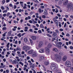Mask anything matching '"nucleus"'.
<instances>
[{
    "label": "nucleus",
    "instance_id": "1",
    "mask_svg": "<svg viewBox=\"0 0 73 73\" xmlns=\"http://www.w3.org/2000/svg\"><path fill=\"white\" fill-rule=\"evenodd\" d=\"M51 58L53 60H56L57 62L61 61V56H59L58 54H55L54 55H51Z\"/></svg>",
    "mask_w": 73,
    "mask_h": 73
},
{
    "label": "nucleus",
    "instance_id": "2",
    "mask_svg": "<svg viewBox=\"0 0 73 73\" xmlns=\"http://www.w3.org/2000/svg\"><path fill=\"white\" fill-rule=\"evenodd\" d=\"M50 68L54 72H56L58 71L57 68L56 67V65L54 64H52L51 65Z\"/></svg>",
    "mask_w": 73,
    "mask_h": 73
},
{
    "label": "nucleus",
    "instance_id": "3",
    "mask_svg": "<svg viewBox=\"0 0 73 73\" xmlns=\"http://www.w3.org/2000/svg\"><path fill=\"white\" fill-rule=\"evenodd\" d=\"M65 65L66 66H67L68 68H70V67L72 66V63L70 61L67 60L65 62Z\"/></svg>",
    "mask_w": 73,
    "mask_h": 73
},
{
    "label": "nucleus",
    "instance_id": "4",
    "mask_svg": "<svg viewBox=\"0 0 73 73\" xmlns=\"http://www.w3.org/2000/svg\"><path fill=\"white\" fill-rule=\"evenodd\" d=\"M60 2L61 3H63V4L64 5H67L68 3V0H60Z\"/></svg>",
    "mask_w": 73,
    "mask_h": 73
},
{
    "label": "nucleus",
    "instance_id": "5",
    "mask_svg": "<svg viewBox=\"0 0 73 73\" xmlns=\"http://www.w3.org/2000/svg\"><path fill=\"white\" fill-rule=\"evenodd\" d=\"M55 44H56L58 46V48H59V49H61V45L62 44V43L60 42H56Z\"/></svg>",
    "mask_w": 73,
    "mask_h": 73
},
{
    "label": "nucleus",
    "instance_id": "6",
    "mask_svg": "<svg viewBox=\"0 0 73 73\" xmlns=\"http://www.w3.org/2000/svg\"><path fill=\"white\" fill-rule=\"evenodd\" d=\"M68 8H70L71 9H72L73 11V4L71 3H69L68 5Z\"/></svg>",
    "mask_w": 73,
    "mask_h": 73
},
{
    "label": "nucleus",
    "instance_id": "7",
    "mask_svg": "<svg viewBox=\"0 0 73 73\" xmlns=\"http://www.w3.org/2000/svg\"><path fill=\"white\" fill-rule=\"evenodd\" d=\"M58 19V17L57 16H56L55 18L53 19V21L55 22V23L56 24V25H58V21L56 19Z\"/></svg>",
    "mask_w": 73,
    "mask_h": 73
},
{
    "label": "nucleus",
    "instance_id": "8",
    "mask_svg": "<svg viewBox=\"0 0 73 73\" xmlns=\"http://www.w3.org/2000/svg\"><path fill=\"white\" fill-rule=\"evenodd\" d=\"M45 49L46 53V54H49V52H50L49 49L48 48L46 47L45 48Z\"/></svg>",
    "mask_w": 73,
    "mask_h": 73
},
{
    "label": "nucleus",
    "instance_id": "9",
    "mask_svg": "<svg viewBox=\"0 0 73 73\" xmlns=\"http://www.w3.org/2000/svg\"><path fill=\"white\" fill-rule=\"evenodd\" d=\"M44 45V43L42 41H40L39 42L38 46L40 48H41Z\"/></svg>",
    "mask_w": 73,
    "mask_h": 73
},
{
    "label": "nucleus",
    "instance_id": "10",
    "mask_svg": "<svg viewBox=\"0 0 73 73\" xmlns=\"http://www.w3.org/2000/svg\"><path fill=\"white\" fill-rule=\"evenodd\" d=\"M32 55L33 57H36L37 56V54L36 52L34 51Z\"/></svg>",
    "mask_w": 73,
    "mask_h": 73
},
{
    "label": "nucleus",
    "instance_id": "11",
    "mask_svg": "<svg viewBox=\"0 0 73 73\" xmlns=\"http://www.w3.org/2000/svg\"><path fill=\"white\" fill-rule=\"evenodd\" d=\"M34 52V50H30L28 52V53L29 54H32L33 52Z\"/></svg>",
    "mask_w": 73,
    "mask_h": 73
},
{
    "label": "nucleus",
    "instance_id": "12",
    "mask_svg": "<svg viewBox=\"0 0 73 73\" xmlns=\"http://www.w3.org/2000/svg\"><path fill=\"white\" fill-rule=\"evenodd\" d=\"M31 38L32 40H36V36L35 35L32 36H31Z\"/></svg>",
    "mask_w": 73,
    "mask_h": 73
},
{
    "label": "nucleus",
    "instance_id": "13",
    "mask_svg": "<svg viewBox=\"0 0 73 73\" xmlns=\"http://www.w3.org/2000/svg\"><path fill=\"white\" fill-rule=\"evenodd\" d=\"M66 59H67V56H64L62 58V60L63 61H65L66 60Z\"/></svg>",
    "mask_w": 73,
    "mask_h": 73
},
{
    "label": "nucleus",
    "instance_id": "14",
    "mask_svg": "<svg viewBox=\"0 0 73 73\" xmlns=\"http://www.w3.org/2000/svg\"><path fill=\"white\" fill-rule=\"evenodd\" d=\"M38 52L39 53H43L44 52V49L43 48H41L40 50L38 51Z\"/></svg>",
    "mask_w": 73,
    "mask_h": 73
},
{
    "label": "nucleus",
    "instance_id": "15",
    "mask_svg": "<svg viewBox=\"0 0 73 73\" xmlns=\"http://www.w3.org/2000/svg\"><path fill=\"white\" fill-rule=\"evenodd\" d=\"M47 46L48 48H51L52 46V45L50 43H49L47 44Z\"/></svg>",
    "mask_w": 73,
    "mask_h": 73
},
{
    "label": "nucleus",
    "instance_id": "16",
    "mask_svg": "<svg viewBox=\"0 0 73 73\" xmlns=\"http://www.w3.org/2000/svg\"><path fill=\"white\" fill-rule=\"evenodd\" d=\"M52 36L56 38L57 37V34L55 32L54 33Z\"/></svg>",
    "mask_w": 73,
    "mask_h": 73
},
{
    "label": "nucleus",
    "instance_id": "17",
    "mask_svg": "<svg viewBox=\"0 0 73 73\" xmlns=\"http://www.w3.org/2000/svg\"><path fill=\"white\" fill-rule=\"evenodd\" d=\"M23 49L24 50H27V46H24L23 47Z\"/></svg>",
    "mask_w": 73,
    "mask_h": 73
},
{
    "label": "nucleus",
    "instance_id": "18",
    "mask_svg": "<svg viewBox=\"0 0 73 73\" xmlns=\"http://www.w3.org/2000/svg\"><path fill=\"white\" fill-rule=\"evenodd\" d=\"M16 50V51H18V50H19V51H21V48L19 47H17Z\"/></svg>",
    "mask_w": 73,
    "mask_h": 73
},
{
    "label": "nucleus",
    "instance_id": "19",
    "mask_svg": "<svg viewBox=\"0 0 73 73\" xmlns=\"http://www.w3.org/2000/svg\"><path fill=\"white\" fill-rule=\"evenodd\" d=\"M24 31L25 32H27L28 31V27H25Z\"/></svg>",
    "mask_w": 73,
    "mask_h": 73
},
{
    "label": "nucleus",
    "instance_id": "20",
    "mask_svg": "<svg viewBox=\"0 0 73 73\" xmlns=\"http://www.w3.org/2000/svg\"><path fill=\"white\" fill-rule=\"evenodd\" d=\"M17 59V61L18 62H19L20 61V59H19V57L18 56H16L15 57Z\"/></svg>",
    "mask_w": 73,
    "mask_h": 73
},
{
    "label": "nucleus",
    "instance_id": "21",
    "mask_svg": "<svg viewBox=\"0 0 73 73\" xmlns=\"http://www.w3.org/2000/svg\"><path fill=\"white\" fill-rule=\"evenodd\" d=\"M24 40L25 42H28V39L27 38H25Z\"/></svg>",
    "mask_w": 73,
    "mask_h": 73
},
{
    "label": "nucleus",
    "instance_id": "22",
    "mask_svg": "<svg viewBox=\"0 0 73 73\" xmlns=\"http://www.w3.org/2000/svg\"><path fill=\"white\" fill-rule=\"evenodd\" d=\"M49 62H45L44 63V64L45 65H49Z\"/></svg>",
    "mask_w": 73,
    "mask_h": 73
},
{
    "label": "nucleus",
    "instance_id": "23",
    "mask_svg": "<svg viewBox=\"0 0 73 73\" xmlns=\"http://www.w3.org/2000/svg\"><path fill=\"white\" fill-rule=\"evenodd\" d=\"M38 11L40 13H42V12H44V10H41V9H39Z\"/></svg>",
    "mask_w": 73,
    "mask_h": 73
},
{
    "label": "nucleus",
    "instance_id": "24",
    "mask_svg": "<svg viewBox=\"0 0 73 73\" xmlns=\"http://www.w3.org/2000/svg\"><path fill=\"white\" fill-rule=\"evenodd\" d=\"M13 62H14V63H15V64H18V63H19V62H17V60H14Z\"/></svg>",
    "mask_w": 73,
    "mask_h": 73
},
{
    "label": "nucleus",
    "instance_id": "25",
    "mask_svg": "<svg viewBox=\"0 0 73 73\" xmlns=\"http://www.w3.org/2000/svg\"><path fill=\"white\" fill-rule=\"evenodd\" d=\"M39 58L40 59V60H44V56H40Z\"/></svg>",
    "mask_w": 73,
    "mask_h": 73
},
{
    "label": "nucleus",
    "instance_id": "26",
    "mask_svg": "<svg viewBox=\"0 0 73 73\" xmlns=\"http://www.w3.org/2000/svg\"><path fill=\"white\" fill-rule=\"evenodd\" d=\"M31 47L27 46V50H30V49H31Z\"/></svg>",
    "mask_w": 73,
    "mask_h": 73
},
{
    "label": "nucleus",
    "instance_id": "27",
    "mask_svg": "<svg viewBox=\"0 0 73 73\" xmlns=\"http://www.w3.org/2000/svg\"><path fill=\"white\" fill-rule=\"evenodd\" d=\"M44 14L45 15H48V13H47V11L45 10L44 12Z\"/></svg>",
    "mask_w": 73,
    "mask_h": 73
},
{
    "label": "nucleus",
    "instance_id": "28",
    "mask_svg": "<svg viewBox=\"0 0 73 73\" xmlns=\"http://www.w3.org/2000/svg\"><path fill=\"white\" fill-rule=\"evenodd\" d=\"M53 51H54V52H57L58 51V49L56 48H54L53 49Z\"/></svg>",
    "mask_w": 73,
    "mask_h": 73
},
{
    "label": "nucleus",
    "instance_id": "29",
    "mask_svg": "<svg viewBox=\"0 0 73 73\" xmlns=\"http://www.w3.org/2000/svg\"><path fill=\"white\" fill-rule=\"evenodd\" d=\"M40 28H44V27L43 26V25L42 24H41L40 25Z\"/></svg>",
    "mask_w": 73,
    "mask_h": 73
},
{
    "label": "nucleus",
    "instance_id": "30",
    "mask_svg": "<svg viewBox=\"0 0 73 73\" xmlns=\"http://www.w3.org/2000/svg\"><path fill=\"white\" fill-rule=\"evenodd\" d=\"M11 32L9 31L8 33V36H10L11 35Z\"/></svg>",
    "mask_w": 73,
    "mask_h": 73
},
{
    "label": "nucleus",
    "instance_id": "31",
    "mask_svg": "<svg viewBox=\"0 0 73 73\" xmlns=\"http://www.w3.org/2000/svg\"><path fill=\"white\" fill-rule=\"evenodd\" d=\"M58 23H59L58 25L59 27H61L62 26H61V23L60 22H59Z\"/></svg>",
    "mask_w": 73,
    "mask_h": 73
},
{
    "label": "nucleus",
    "instance_id": "32",
    "mask_svg": "<svg viewBox=\"0 0 73 73\" xmlns=\"http://www.w3.org/2000/svg\"><path fill=\"white\" fill-rule=\"evenodd\" d=\"M28 62L30 63V65H32V62H31V60L28 61Z\"/></svg>",
    "mask_w": 73,
    "mask_h": 73
},
{
    "label": "nucleus",
    "instance_id": "33",
    "mask_svg": "<svg viewBox=\"0 0 73 73\" xmlns=\"http://www.w3.org/2000/svg\"><path fill=\"white\" fill-rule=\"evenodd\" d=\"M55 31L56 33H59V31H58V30H55Z\"/></svg>",
    "mask_w": 73,
    "mask_h": 73
},
{
    "label": "nucleus",
    "instance_id": "34",
    "mask_svg": "<svg viewBox=\"0 0 73 73\" xmlns=\"http://www.w3.org/2000/svg\"><path fill=\"white\" fill-rule=\"evenodd\" d=\"M19 63L22 66H23V65H24V64L23 63L21 62H19Z\"/></svg>",
    "mask_w": 73,
    "mask_h": 73
},
{
    "label": "nucleus",
    "instance_id": "35",
    "mask_svg": "<svg viewBox=\"0 0 73 73\" xmlns=\"http://www.w3.org/2000/svg\"><path fill=\"white\" fill-rule=\"evenodd\" d=\"M46 35L47 36H48V37H52V36H51V35H50L49 34H46Z\"/></svg>",
    "mask_w": 73,
    "mask_h": 73
},
{
    "label": "nucleus",
    "instance_id": "36",
    "mask_svg": "<svg viewBox=\"0 0 73 73\" xmlns=\"http://www.w3.org/2000/svg\"><path fill=\"white\" fill-rule=\"evenodd\" d=\"M2 29L3 31H5V30H7V28H6V27H3L2 28Z\"/></svg>",
    "mask_w": 73,
    "mask_h": 73
},
{
    "label": "nucleus",
    "instance_id": "37",
    "mask_svg": "<svg viewBox=\"0 0 73 73\" xmlns=\"http://www.w3.org/2000/svg\"><path fill=\"white\" fill-rule=\"evenodd\" d=\"M9 43H8L7 45V48H9Z\"/></svg>",
    "mask_w": 73,
    "mask_h": 73
},
{
    "label": "nucleus",
    "instance_id": "38",
    "mask_svg": "<svg viewBox=\"0 0 73 73\" xmlns=\"http://www.w3.org/2000/svg\"><path fill=\"white\" fill-rule=\"evenodd\" d=\"M1 9L2 10H4L5 9V8H4V7L3 6H1Z\"/></svg>",
    "mask_w": 73,
    "mask_h": 73
},
{
    "label": "nucleus",
    "instance_id": "39",
    "mask_svg": "<svg viewBox=\"0 0 73 73\" xmlns=\"http://www.w3.org/2000/svg\"><path fill=\"white\" fill-rule=\"evenodd\" d=\"M24 20L23 19H21V20L20 21V22H21V24H22V23L23 22Z\"/></svg>",
    "mask_w": 73,
    "mask_h": 73
},
{
    "label": "nucleus",
    "instance_id": "40",
    "mask_svg": "<svg viewBox=\"0 0 73 73\" xmlns=\"http://www.w3.org/2000/svg\"><path fill=\"white\" fill-rule=\"evenodd\" d=\"M7 10H5L3 11V13H7Z\"/></svg>",
    "mask_w": 73,
    "mask_h": 73
},
{
    "label": "nucleus",
    "instance_id": "41",
    "mask_svg": "<svg viewBox=\"0 0 73 73\" xmlns=\"http://www.w3.org/2000/svg\"><path fill=\"white\" fill-rule=\"evenodd\" d=\"M9 15H10V13H8L6 15L7 17H8L9 16Z\"/></svg>",
    "mask_w": 73,
    "mask_h": 73
},
{
    "label": "nucleus",
    "instance_id": "42",
    "mask_svg": "<svg viewBox=\"0 0 73 73\" xmlns=\"http://www.w3.org/2000/svg\"><path fill=\"white\" fill-rule=\"evenodd\" d=\"M55 6L58 8L59 9H60V7H59V6H57V5H55Z\"/></svg>",
    "mask_w": 73,
    "mask_h": 73
},
{
    "label": "nucleus",
    "instance_id": "43",
    "mask_svg": "<svg viewBox=\"0 0 73 73\" xmlns=\"http://www.w3.org/2000/svg\"><path fill=\"white\" fill-rule=\"evenodd\" d=\"M2 3L3 4H5V0H3L2 1Z\"/></svg>",
    "mask_w": 73,
    "mask_h": 73
},
{
    "label": "nucleus",
    "instance_id": "44",
    "mask_svg": "<svg viewBox=\"0 0 73 73\" xmlns=\"http://www.w3.org/2000/svg\"><path fill=\"white\" fill-rule=\"evenodd\" d=\"M18 57H21L22 58V55L21 54H19L18 55Z\"/></svg>",
    "mask_w": 73,
    "mask_h": 73
},
{
    "label": "nucleus",
    "instance_id": "45",
    "mask_svg": "<svg viewBox=\"0 0 73 73\" xmlns=\"http://www.w3.org/2000/svg\"><path fill=\"white\" fill-rule=\"evenodd\" d=\"M66 36H67V37H69L70 36V35H69V34L67 33L66 34Z\"/></svg>",
    "mask_w": 73,
    "mask_h": 73
},
{
    "label": "nucleus",
    "instance_id": "46",
    "mask_svg": "<svg viewBox=\"0 0 73 73\" xmlns=\"http://www.w3.org/2000/svg\"><path fill=\"white\" fill-rule=\"evenodd\" d=\"M30 41L31 43L33 44V41H32V39H30Z\"/></svg>",
    "mask_w": 73,
    "mask_h": 73
},
{
    "label": "nucleus",
    "instance_id": "47",
    "mask_svg": "<svg viewBox=\"0 0 73 73\" xmlns=\"http://www.w3.org/2000/svg\"><path fill=\"white\" fill-rule=\"evenodd\" d=\"M27 18H28V20H30V19H31V17L30 16H28L27 17Z\"/></svg>",
    "mask_w": 73,
    "mask_h": 73
},
{
    "label": "nucleus",
    "instance_id": "48",
    "mask_svg": "<svg viewBox=\"0 0 73 73\" xmlns=\"http://www.w3.org/2000/svg\"><path fill=\"white\" fill-rule=\"evenodd\" d=\"M5 35H6V33H5L4 34H3L2 35V36L3 37H5V36H6Z\"/></svg>",
    "mask_w": 73,
    "mask_h": 73
},
{
    "label": "nucleus",
    "instance_id": "49",
    "mask_svg": "<svg viewBox=\"0 0 73 73\" xmlns=\"http://www.w3.org/2000/svg\"><path fill=\"white\" fill-rule=\"evenodd\" d=\"M38 33H41V32H42V31L41 30H39L38 31Z\"/></svg>",
    "mask_w": 73,
    "mask_h": 73
},
{
    "label": "nucleus",
    "instance_id": "50",
    "mask_svg": "<svg viewBox=\"0 0 73 73\" xmlns=\"http://www.w3.org/2000/svg\"><path fill=\"white\" fill-rule=\"evenodd\" d=\"M52 41H54V40H56V38H52Z\"/></svg>",
    "mask_w": 73,
    "mask_h": 73
},
{
    "label": "nucleus",
    "instance_id": "51",
    "mask_svg": "<svg viewBox=\"0 0 73 73\" xmlns=\"http://www.w3.org/2000/svg\"><path fill=\"white\" fill-rule=\"evenodd\" d=\"M42 17L43 19H45V18H46V16H45V15H43L42 16Z\"/></svg>",
    "mask_w": 73,
    "mask_h": 73
},
{
    "label": "nucleus",
    "instance_id": "52",
    "mask_svg": "<svg viewBox=\"0 0 73 73\" xmlns=\"http://www.w3.org/2000/svg\"><path fill=\"white\" fill-rule=\"evenodd\" d=\"M9 61L11 63H13V62L11 59L9 60Z\"/></svg>",
    "mask_w": 73,
    "mask_h": 73
},
{
    "label": "nucleus",
    "instance_id": "53",
    "mask_svg": "<svg viewBox=\"0 0 73 73\" xmlns=\"http://www.w3.org/2000/svg\"><path fill=\"white\" fill-rule=\"evenodd\" d=\"M65 16L66 18H68L69 17V16L68 15H65Z\"/></svg>",
    "mask_w": 73,
    "mask_h": 73
},
{
    "label": "nucleus",
    "instance_id": "54",
    "mask_svg": "<svg viewBox=\"0 0 73 73\" xmlns=\"http://www.w3.org/2000/svg\"><path fill=\"white\" fill-rule=\"evenodd\" d=\"M27 26H28V27H31V25L28 23H27Z\"/></svg>",
    "mask_w": 73,
    "mask_h": 73
},
{
    "label": "nucleus",
    "instance_id": "55",
    "mask_svg": "<svg viewBox=\"0 0 73 73\" xmlns=\"http://www.w3.org/2000/svg\"><path fill=\"white\" fill-rule=\"evenodd\" d=\"M3 61H4V62H6V59L5 58L3 59Z\"/></svg>",
    "mask_w": 73,
    "mask_h": 73
},
{
    "label": "nucleus",
    "instance_id": "56",
    "mask_svg": "<svg viewBox=\"0 0 73 73\" xmlns=\"http://www.w3.org/2000/svg\"><path fill=\"white\" fill-rule=\"evenodd\" d=\"M32 70H33V71H34L33 73H36V71H35V70L32 69Z\"/></svg>",
    "mask_w": 73,
    "mask_h": 73
},
{
    "label": "nucleus",
    "instance_id": "57",
    "mask_svg": "<svg viewBox=\"0 0 73 73\" xmlns=\"http://www.w3.org/2000/svg\"><path fill=\"white\" fill-rule=\"evenodd\" d=\"M17 6H16V5H14V9H16V8H17Z\"/></svg>",
    "mask_w": 73,
    "mask_h": 73
},
{
    "label": "nucleus",
    "instance_id": "58",
    "mask_svg": "<svg viewBox=\"0 0 73 73\" xmlns=\"http://www.w3.org/2000/svg\"><path fill=\"white\" fill-rule=\"evenodd\" d=\"M9 5L10 7H13V5H12V4H9Z\"/></svg>",
    "mask_w": 73,
    "mask_h": 73
},
{
    "label": "nucleus",
    "instance_id": "59",
    "mask_svg": "<svg viewBox=\"0 0 73 73\" xmlns=\"http://www.w3.org/2000/svg\"><path fill=\"white\" fill-rule=\"evenodd\" d=\"M4 51H2L1 52V54H2V55H4Z\"/></svg>",
    "mask_w": 73,
    "mask_h": 73
},
{
    "label": "nucleus",
    "instance_id": "60",
    "mask_svg": "<svg viewBox=\"0 0 73 73\" xmlns=\"http://www.w3.org/2000/svg\"><path fill=\"white\" fill-rule=\"evenodd\" d=\"M40 8L42 9H44V6H40Z\"/></svg>",
    "mask_w": 73,
    "mask_h": 73
},
{
    "label": "nucleus",
    "instance_id": "61",
    "mask_svg": "<svg viewBox=\"0 0 73 73\" xmlns=\"http://www.w3.org/2000/svg\"><path fill=\"white\" fill-rule=\"evenodd\" d=\"M6 71L7 73H9V70H6Z\"/></svg>",
    "mask_w": 73,
    "mask_h": 73
},
{
    "label": "nucleus",
    "instance_id": "62",
    "mask_svg": "<svg viewBox=\"0 0 73 73\" xmlns=\"http://www.w3.org/2000/svg\"><path fill=\"white\" fill-rule=\"evenodd\" d=\"M30 58V57L29 56H27V60H29Z\"/></svg>",
    "mask_w": 73,
    "mask_h": 73
},
{
    "label": "nucleus",
    "instance_id": "63",
    "mask_svg": "<svg viewBox=\"0 0 73 73\" xmlns=\"http://www.w3.org/2000/svg\"><path fill=\"white\" fill-rule=\"evenodd\" d=\"M70 49H73V47L72 46H70Z\"/></svg>",
    "mask_w": 73,
    "mask_h": 73
},
{
    "label": "nucleus",
    "instance_id": "64",
    "mask_svg": "<svg viewBox=\"0 0 73 73\" xmlns=\"http://www.w3.org/2000/svg\"><path fill=\"white\" fill-rule=\"evenodd\" d=\"M70 69L72 70V71H73V67H71L70 68Z\"/></svg>",
    "mask_w": 73,
    "mask_h": 73
}]
</instances>
